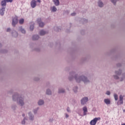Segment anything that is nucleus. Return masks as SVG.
Returning a JSON list of instances; mask_svg holds the SVG:
<instances>
[{
	"label": "nucleus",
	"mask_w": 125,
	"mask_h": 125,
	"mask_svg": "<svg viewBox=\"0 0 125 125\" xmlns=\"http://www.w3.org/2000/svg\"><path fill=\"white\" fill-rule=\"evenodd\" d=\"M74 79H75L77 83H81L83 82L86 85L90 83L91 82L86 76L83 75H79L74 71H71L69 73L68 80L71 82L73 81Z\"/></svg>",
	"instance_id": "nucleus-1"
},
{
	"label": "nucleus",
	"mask_w": 125,
	"mask_h": 125,
	"mask_svg": "<svg viewBox=\"0 0 125 125\" xmlns=\"http://www.w3.org/2000/svg\"><path fill=\"white\" fill-rule=\"evenodd\" d=\"M12 100L14 102H17L18 104L21 107L25 104L24 98L21 97L18 93H15L12 96Z\"/></svg>",
	"instance_id": "nucleus-2"
},
{
	"label": "nucleus",
	"mask_w": 125,
	"mask_h": 125,
	"mask_svg": "<svg viewBox=\"0 0 125 125\" xmlns=\"http://www.w3.org/2000/svg\"><path fill=\"white\" fill-rule=\"evenodd\" d=\"M119 76V75L116 74L115 75H114L113 77L114 78V79L120 80V81L121 82L123 81L125 79V72L122 74V77H121L120 78Z\"/></svg>",
	"instance_id": "nucleus-3"
},
{
	"label": "nucleus",
	"mask_w": 125,
	"mask_h": 125,
	"mask_svg": "<svg viewBox=\"0 0 125 125\" xmlns=\"http://www.w3.org/2000/svg\"><path fill=\"white\" fill-rule=\"evenodd\" d=\"M18 19L17 16H15V17L12 18V25L13 27H15L16 25L18 23Z\"/></svg>",
	"instance_id": "nucleus-4"
},
{
	"label": "nucleus",
	"mask_w": 125,
	"mask_h": 125,
	"mask_svg": "<svg viewBox=\"0 0 125 125\" xmlns=\"http://www.w3.org/2000/svg\"><path fill=\"white\" fill-rule=\"evenodd\" d=\"M100 120H101V118L100 117L95 118L93 120L91 121V122H90V125H95L97 124V122H98V121H100Z\"/></svg>",
	"instance_id": "nucleus-5"
},
{
	"label": "nucleus",
	"mask_w": 125,
	"mask_h": 125,
	"mask_svg": "<svg viewBox=\"0 0 125 125\" xmlns=\"http://www.w3.org/2000/svg\"><path fill=\"white\" fill-rule=\"evenodd\" d=\"M89 100V99L87 97H83L81 100V103L82 105L85 104Z\"/></svg>",
	"instance_id": "nucleus-6"
},
{
	"label": "nucleus",
	"mask_w": 125,
	"mask_h": 125,
	"mask_svg": "<svg viewBox=\"0 0 125 125\" xmlns=\"http://www.w3.org/2000/svg\"><path fill=\"white\" fill-rule=\"evenodd\" d=\"M29 119L30 121H34V115L33 114L31 111H30L28 113Z\"/></svg>",
	"instance_id": "nucleus-7"
},
{
	"label": "nucleus",
	"mask_w": 125,
	"mask_h": 125,
	"mask_svg": "<svg viewBox=\"0 0 125 125\" xmlns=\"http://www.w3.org/2000/svg\"><path fill=\"white\" fill-rule=\"evenodd\" d=\"M38 105L42 106L43 105L45 104L44 101L43 99H39L37 103Z\"/></svg>",
	"instance_id": "nucleus-8"
},
{
	"label": "nucleus",
	"mask_w": 125,
	"mask_h": 125,
	"mask_svg": "<svg viewBox=\"0 0 125 125\" xmlns=\"http://www.w3.org/2000/svg\"><path fill=\"white\" fill-rule=\"evenodd\" d=\"M31 6L32 8H34L36 5V1L35 0H32L30 3Z\"/></svg>",
	"instance_id": "nucleus-9"
},
{
	"label": "nucleus",
	"mask_w": 125,
	"mask_h": 125,
	"mask_svg": "<svg viewBox=\"0 0 125 125\" xmlns=\"http://www.w3.org/2000/svg\"><path fill=\"white\" fill-rule=\"evenodd\" d=\"M124 96H123L122 95H121L120 96V104H119V103H117V105H119V104H123V103H124V102H123V99H124Z\"/></svg>",
	"instance_id": "nucleus-10"
},
{
	"label": "nucleus",
	"mask_w": 125,
	"mask_h": 125,
	"mask_svg": "<svg viewBox=\"0 0 125 125\" xmlns=\"http://www.w3.org/2000/svg\"><path fill=\"white\" fill-rule=\"evenodd\" d=\"M65 92V90L63 87H60L58 89V93L59 94L61 93H64Z\"/></svg>",
	"instance_id": "nucleus-11"
},
{
	"label": "nucleus",
	"mask_w": 125,
	"mask_h": 125,
	"mask_svg": "<svg viewBox=\"0 0 125 125\" xmlns=\"http://www.w3.org/2000/svg\"><path fill=\"white\" fill-rule=\"evenodd\" d=\"M38 23L39 24V26L41 27H42L44 25V23L42 21L41 19H38Z\"/></svg>",
	"instance_id": "nucleus-12"
},
{
	"label": "nucleus",
	"mask_w": 125,
	"mask_h": 125,
	"mask_svg": "<svg viewBox=\"0 0 125 125\" xmlns=\"http://www.w3.org/2000/svg\"><path fill=\"white\" fill-rule=\"evenodd\" d=\"M123 70L122 69H119L118 70H116L115 73L118 75H122Z\"/></svg>",
	"instance_id": "nucleus-13"
},
{
	"label": "nucleus",
	"mask_w": 125,
	"mask_h": 125,
	"mask_svg": "<svg viewBox=\"0 0 125 125\" xmlns=\"http://www.w3.org/2000/svg\"><path fill=\"white\" fill-rule=\"evenodd\" d=\"M98 5L99 7L102 8L104 6V3L101 0H99L98 1Z\"/></svg>",
	"instance_id": "nucleus-14"
},
{
	"label": "nucleus",
	"mask_w": 125,
	"mask_h": 125,
	"mask_svg": "<svg viewBox=\"0 0 125 125\" xmlns=\"http://www.w3.org/2000/svg\"><path fill=\"white\" fill-rule=\"evenodd\" d=\"M5 11V8L4 7H2V8L0 9V15L3 16L4 15Z\"/></svg>",
	"instance_id": "nucleus-15"
},
{
	"label": "nucleus",
	"mask_w": 125,
	"mask_h": 125,
	"mask_svg": "<svg viewBox=\"0 0 125 125\" xmlns=\"http://www.w3.org/2000/svg\"><path fill=\"white\" fill-rule=\"evenodd\" d=\"M83 115L82 116V117H83V116H86L87 115V108L86 106H84L83 108Z\"/></svg>",
	"instance_id": "nucleus-16"
},
{
	"label": "nucleus",
	"mask_w": 125,
	"mask_h": 125,
	"mask_svg": "<svg viewBox=\"0 0 125 125\" xmlns=\"http://www.w3.org/2000/svg\"><path fill=\"white\" fill-rule=\"evenodd\" d=\"M19 31L21 32V33L25 34L26 33V31L24 28L22 27V26H20L19 27Z\"/></svg>",
	"instance_id": "nucleus-17"
},
{
	"label": "nucleus",
	"mask_w": 125,
	"mask_h": 125,
	"mask_svg": "<svg viewBox=\"0 0 125 125\" xmlns=\"http://www.w3.org/2000/svg\"><path fill=\"white\" fill-rule=\"evenodd\" d=\"M11 34L12 35V36L15 38L17 37L18 36V33L15 30H13L11 32Z\"/></svg>",
	"instance_id": "nucleus-18"
},
{
	"label": "nucleus",
	"mask_w": 125,
	"mask_h": 125,
	"mask_svg": "<svg viewBox=\"0 0 125 125\" xmlns=\"http://www.w3.org/2000/svg\"><path fill=\"white\" fill-rule=\"evenodd\" d=\"M47 33V32H46L43 30H41L39 32V34L41 36H44V35L46 34Z\"/></svg>",
	"instance_id": "nucleus-19"
},
{
	"label": "nucleus",
	"mask_w": 125,
	"mask_h": 125,
	"mask_svg": "<svg viewBox=\"0 0 125 125\" xmlns=\"http://www.w3.org/2000/svg\"><path fill=\"white\" fill-rule=\"evenodd\" d=\"M46 94L47 95H52V91L50 88H47L46 90Z\"/></svg>",
	"instance_id": "nucleus-20"
},
{
	"label": "nucleus",
	"mask_w": 125,
	"mask_h": 125,
	"mask_svg": "<svg viewBox=\"0 0 125 125\" xmlns=\"http://www.w3.org/2000/svg\"><path fill=\"white\" fill-rule=\"evenodd\" d=\"M53 2L54 3V4L56 6H58L60 5L59 0H53Z\"/></svg>",
	"instance_id": "nucleus-21"
},
{
	"label": "nucleus",
	"mask_w": 125,
	"mask_h": 125,
	"mask_svg": "<svg viewBox=\"0 0 125 125\" xmlns=\"http://www.w3.org/2000/svg\"><path fill=\"white\" fill-rule=\"evenodd\" d=\"M40 38V37L38 35H34L32 37V40L34 41L38 40Z\"/></svg>",
	"instance_id": "nucleus-22"
},
{
	"label": "nucleus",
	"mask_w": 125,
	"mask_h": 125,
	"mask_svg": "<svg viewBox=\"0 0 125 125\" xmlns=\"http://www.w3.org/2000/svg\"><path fill=\"white\" fill-rule=\"evenodd\" d=\"M104 102L107 105L111 103L109 99H105Z\"/></svg>",
	"instance_id": "nucleus-23"
},
{
	"label": "nucleus",
	"mask_w": 125,
	"mask_h": 125,
	"mask_svg": "<svg viewBox=\"0 0 125 125\" xmlns=\"http://www.w3.org/2000/svg\"><path fill=\"white\" fill-rule=\"evenodd\" d=\"M1 5L2 7L5 6L6 5V1L5 0H3L1 2Z\"/></svg>",
	"instance_id": "nucleus-24"
},
{
	"label": "nucleus",
	"mask_w": 125,
	"mask_h": 125,
	"mask_svg": "<svg viewBox=\"0 0 125 125\" xmlns=\"http://www.w3.org/2000/svg\"><path fill=\"white\" fill-rule=\"evenodd\" d=\"M88 22L87 20L85 19H82L81 20V22H82L83 24H84L85 23H87Z\"/></svg>",
	"instance_id": "nucleus-25"
},
{
	"label": "nucleus",
	"mask_w": 125,
	"mask_h": 125,
	"mask_svg": "<svg viewBox=\"0 0 125 125\" xmlns=\"http://www.w3.org/2000/svg\"><path fill=\"white\" fill-rule=\"evenodd\" d=\"M39 109H40V107H37V108L33 109V113L34 114H35V115H36V114H37V112L38 111H39Z\"/></svg>",
	"instance_id": "nucleus-26"
},
{
	"label": "nucleus",
	"mask_w": 125,
	"mask_h": 125,
	"mask_svg": "<svg viewBox=\"0 0 125 125\" xmlns=\"http://www.w3.org/2000/svg\"><path fill=\"white\" fill-rule=\"evenodd\" d=\"M78 87L77 86H75L73 87V90L74 93H76L78 92Z\"/></svg>",
	"instance_id": "nucleus-27"
},
{
	"label": "nucleus",
	"mask_w": 125,
	"mask_h": 125,
	"mask_svg": "<svg viewBox=\"0 0 125 125\" xmlns=\"http://www.w3.org/2000/svg\"><path fill=\"white\" fill-rule=\"evenodd\" d=\"M28 119L26 117H24L21 121V125L25 124V121H27Z\"/></svg>",
	"instance_id": "nucleus-28"
},
{
	"label": "nucleus",
	"mask_w": 125,
	"mask_h": 125,
	"mask_svg": "<svg viewBox=\"0 0 125 125\" xmlns=\"http://www.w3.org/2000/svg\"><path fill=\"white\" fill-rule=\"evenodd\" d=\"M57 10V9L56 8L55 6H53L52 7H51V11L53 12H55Z\"/></svg>",
	"instance_id": "nucleus-29"
},
{
	"label": "nucleus",
	"mask_w": 125,
	"mask_h": 125,
	"mask_svg": "<svg viewBox=\"0 0 125 125\" xmlns=\"http://www.w3.org/2000/svg\"><path fill=\"white\" fill-rule=\"evenodd\" d=\"M11 108L12 110H16L17 108V105L15 104H12L11 106Z\"/></svg>",
	"instance_id": "nucleus-30"
},
{
	"label": "nucleus",
	"mask_w": 125,
	"mask_h": 125,
	"mask_svg": "<svg viewBox=\"0 0 125 125\" xmlns=\"http://www.w3.org/2000/svg\"><path fill=\"white\" fill-rule=\"evenodd\" d=\"M117 0H111V1L114 5H116Z\"/></svg>",
	"instance_id": "nucleus-31"
},
{
	"label": "nucleus",
	"mask_w": 125,
	"mask_h": 125,
	"mask_svg": "<svg viewBox=\"0 0 125 125\" xmlns=\"http://www.w3.org/2000/svg\"><path fill=\"white\" fill-rule=\"evenodd\" d=\"M24 21V19H21L19 20V23L20 24H22L23 23Z\"/></svg>",
	"instance_id": "nucleus-32"
},
{
	"label": "nucleus",
	"mask_w": 125,
	"mask_h": 125,
	"mask_svg": "<svg viewBox=\"0 0 125 125\" xmlns=\"http://www.w3.org/2000/svg\"><path fill=\"white\" fill-rule=\"evenodd\" d=\"M54 29L56 31H61V29L59 27H57V26H55L54 27Z\"/></svg>",
	"instance_id": "nucleus-33"
},
{
	"label": "nucleus",
	"mask_w": 125,
	"mask_h": 125,
	"mask_svg": "<svg viewBox=\"0 0 125 125\" xmlns=\"http://www.w3.org/2000/svg\"><path fill=\"white\" fill-rule=\"evenodd\" d=\"M40 78L38 77H35L34 78V80L35 81H39L40 80Z\"/></svg>",
	"instance_id": "nucleus-34"
},
{
	"label": "nucleus",
	"mask_w": 125,
	"mask_h": 125,
	"mask_svg": "<svg viewBox=\"0 0 125 125\" xmlns=\"http://www.w3.org/2000/svg\"><path fill=\"white\" fill-rule=\"evenodd\" d=\"M34 24H31V25H30V30H31V31H32V30L34 29Z\"/></svg>",
	"instance_id": "nucleus-35"
},
{
	"label": "nucleus",
	"mask_w": 125,
	"mask_h": 125,
	"mask_svg": "<svg viewBox=\"0 0 125 125\" xmlns=\"http://www.w3.org/2000/svg\"><path fill=\"white\" fill-rule=\"evenodd\" d=\"M40 48H39V47H36V48H35V49H34V50H35L36 51H37V52H39V51H40Z\"/></svg>",
	"instance_id": "nucleus-36"
},
{
	"label": "nucleus",
	"mask_w": 125,
	"mask_h": 125,
	"mask_svg": "<svg viewBox=\"0 0 125 125\" xmlns=\"http://www.w3.org/2000/svg\"><path fill=\"white\" fill-rule=\"evenodd\" d=\"M114 96L115 100L117 101L118 100V99L117 94H115Z\"/></svg>",
	"instance_id": "nucleus-37"
},
{
	"label": "nucleus",
	"mask_w": 125,
	"mask_h": 125,
	"mask_svg": "<svg viewBox=\"0 0 125 125\" xmlns=\"http://www.w3.org/2000/svg\"><path fill=\"white\" fill-rule=\"evenodd\" d=\"M67 112H68V113H70L71 112V110L70 109L69 107H68L66 109Z\"/></svg>",
	"instance_id": "nucleus-38"
},
{
	"label": "nucleus",
	"mask_w": 125,
	"mask_h": 125,
	"mask_svg": "<svg viewBox=\"0 0 125 125\" xmlns=\"http://www.w3.org/2000/svg\"><path fill=\"white\" fill-rule=\"evenodd\" d=\"M117 66L118 67H120L122 66V64L121 63H118L117 64Z\"/></svg>",
	"instance_id": "nucleus-39"
},
{
	"label": "nucleus",
	"mask_w": 125,
	"mask_h": 125,
	"mask_svg": "<svg viewBox=\"0 0 125 125\" xmlns=\"http://www.w3.org/2000/svg\"><path fill=\"white\" fill-rule=\"evenodd\" d=\"M6 2H10L11 3L13 1V0H5Z\"/></svg>",
	"instance_id": "nucleus-40"
},
{
	"label": "nucleus",
	"mask_w": 125,
	"mask_h": 125,
	"mask_svg": "<svg viewBox=\"0 0 125 125\" xmlns=\"http://www.w3.org/2000/svg\"><path fill=\"white\" fill-rule=\"evenodd\" d=\"M106 94L107 95H110V92L109 91H107L106 93Z\"/></svg>",
	"instance_id": "nucleus-41"
},
{
	"label": "nucleus",
	"mask_w": 125,
	"mask_h": 125,
	"mask_svg": "<svg viewBox=\"0 0 125 125\" xmlns=\"http://www.w3.org/2000/svg\"><path fill=\"white\" fill-rule=\"evenodd\" d=\"M65 118H66V119H67L68 118H69V115H68L67 113H65Z\"/></svg>",
	"instance_id": "nucleus-42"
},
{
	"label": "nucleus",
	"mask_w": 125,
	"mask_h": 125,
	"mask_svg": "<svg viewBox=\"0 0 125 125\" xmlns=\"http://www.w3.org/2000/svg\"><path fill=\"white\" fill-rule=\"evenodd\" d=\"M71 15L72 16H75L76 15V13H73Z\"/></svg>",
	"instance_id": "nucleus-43"
},
{
	"label": "nucleus",
	"mask_w": 125,
	"mask_h": 125,
	"mask_svg": "<svg viewBox=\"0 0 125 125\" xmlns=\"http://www.w3.org/2000/svg\"><path fill=\"white\" fill-rule=\"evenodd\" d=\"M6 31H7V32H10V31H11V29H10V28H8L7 29Z\"/></svg>",
	"instance_id": "nucleus-44"
},
{
	"label": "nucleus",
	"mask_w": 125,
	"mask_h": 125,
	"mask_svg": "<svg viewBox=\"0 0 125 125\" xmlns=\"http://www.w3.org/2000/svg\"><path fill=\"white\" fill-rule=\"evenodd\" d=\"M46 85H47V86H50V83H49V82H47V83H46Z\"/></svg>",
	"instance_id": "nucleus-45"
},
{
	"label": "nucleus",
	"mask_w": 125,
	"mask_h": 125,
	"mask_svg": "<svg viewBox=\"0 0 125 125\" xmlns=\"http://www.w3.org/2000/svg\"><path fill=\"white\" fill-rule=\"evenodd\" d=\"M81 34H82V35H84V30L82 31H81Z\"/></svg>",
	"instance_id": "nucleus-46"
},
{
	"label": "nucleus",
	"mask_w": 125,
	"mask_h": 125,
	"mask_svg": "<svg viewBox=\"0 0 125 125\" xmlns=\"http://www.w3.org/2000/svg\"><path fill=\"white\" fill-rule=\"evenodd\" d=\"M22 117H23V118H25V115L24 113H23V114H22Z\"/></svg>",
	"instance_id": "nucleus-47"
},
{
	"label": "nucleus",
	"mask_w": 125,
	"mask_h": 125,
	"mask_svg": "<svg viewBox=\"0 0 125 125\" xmlns=\"http://www.w3.org/2000/svg\"><path fill=\"white\" fill-rule=\"evenodd\" d=\"M7 52V51L6 50H4L3 51V52H2V53H6V52Z\"/></svg>",
	"instance_id": "nucleus-48"
},
{
	"label": "nucleus",
	"mask_w": 125,
	"mask_h": 125,
	"mask_svg": "<svg viewBox=\"0 0 125 125\" xmlns=\"http://www.w3.org/2000/svg\"><path fill=\"white\" fill-rule=\"evenodd\" d=\"M49 122H53V119H50L49 120Z\"/></svg>",
	"instance_id": "nucleus-49"
},
{
	"label": "nucleus",
	"mask_w": 125,
	"mask_h": 125,
	"mask_svg": "<svg viewBox=\"0 0 125 125\" xmlns=\"http://www.w3.org/2000/svg\"><path fill=\"white\" fill-rule=\"evenodd\" d=\"M37 2H38L40 3L41 2V0H37Z\"/></svg>",
	"instance_id": "nucleus-50"
},
{
	"label": "nucleus",
	"mask_w": 125,
	"mask_h": 125,
	"mask_svg": "<svg viewBox=\"0 0 125 125\" xmlns=\"http://www.w3.org/2000/svg\"><path fill=\"white\" fill-rule=\"evenodd\" d=\"M123 111L125 113V109H124Z\"/></svg>",
	"instance_id": "nucleus-51"
},
{
	"label": "nucleus",
	"mask_w": 125,
	"mask_h": 125,
	"mask_svg": "<svg viewBox=\"0 0 125 125\" xmlns=\"http://www.w3.org/2000/svg\"><path fill=\"white\" fill-rule=\"evenodd\" d=\"M0 46H1V43H0Z\"/></svg>",
	"instance_id": "nucleus-52"
},
{
	"label": "nucleus",
	"mask_w": 125,
	"mask_h": 125,
	"mask_svg": "<svg viewBox=\"0 0 125 125\" xmlns=\"http://www.w3.org/2000/svg\"><path fill=\"white\" fill-rule=\"evenodd\" d=\"M122 125H125V124H122Z\"/></svg>",
	"instance_id": "nucleus-53"
},
{
	"label": "nucleus",
	"mask_w": 125,
	"mask_h": 125,
	"mask_svg": "<svg viewBox=\"0 0 125 125\" xmlns=\"http://www.w3.org/2000/svg\"><path fill=\"white\" fill-rule=\"evenodd\" d=\"M86 59H84V61H85Z\"/></svg>",
	"instance_id": "nucleus-54"
},
{
	"label": "nucleus",
	"mask_w": 125,
	"mask_h": 125,
	"mask_svg": "<svg viewBox=\"0 0 125 125\" xmlns=\"http://www.w3.org/2000/svg\"><path fill=\"white\" fill-rule=\"evenodd\" d=\"M118 0V1H119V0Z\"/></svg>",
	"instance_id": "nucleus-55"
}]
</instances>
